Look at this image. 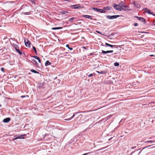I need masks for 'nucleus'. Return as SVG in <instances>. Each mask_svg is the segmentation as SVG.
<instances>
[{
	"mask_svg": "<svg viewBox=\"0 0 155 155\" xmlns=\"http://www.w3.org/2000/svg\"><path fill=\"white\" fill-rule=\"evenodd\" d=\"M15 50L16 51L20 54V55H21L22 54L21 52L20 51V50L18 49H16Z\"/></svg>",
	"mask_w": 155,
	"mask_h": 155,
	"instance_id": "17",
	"label": "nucleus"
},
{
	"mask_svg": "<svg viewBox=\"0 0 155 155\" xmlns=\"http://www.w3.org/2000/svg\"><path fill=\"white\" fill-rule=\"evenodd\" d=\"M143 10L145 11V12L149 14H152L153 13L151 12L150 10L147 8H145L143 9Z\"/></svg>",
	"mask_w": 155,
	"mask_h": 155,
	"instance_id": "7",
	"label": "nucleus"
},
{
	"mask_svg": "<svg viewBox=\"0 0 155 155\" xmlns=\"http://www.w3.org/2000/svg\"><path fill=\"white\" fill-rule=\"evenodd\" d=\"M31 71L32 72H33L35 73H38V71H36L35 70H33V69H31Z\"/></svg>",
	"mask_w": 155,
	"mask_h": 155,
	"instance_id": "24",
	"label": "nucleus"
},
{
	"mask_svg": "<svg viewBox=\"0 0 155 155\" xmlns=\"http://www.w3.org/2000/svg\"><path fill=\"white\" fill-rule=\"evenodd\" d=\"M150 146H151V145H150V146H148L147 147H150Z\"/></svg>",
	"mask_w": 155,
	"mask_h": 155,
	"instance_id": "52",
	"label": "nucleus"
},
{
	"mask_svg": "<svg viewBox=\"0 0 155 155\" xmlns=\"http://www.w3.org/2000/svg\"><path fill=\"white\" fill-rule=\"evenodd\" d=\"M12 46L15 49V50H16V49L18 48L17 45L15 44H13Z\"/></svg>",
	"mask_w": 155,
	"mask_h": 155,
	"instance_id": "19",
	"label": "nucleus"
},
{
	"mask_svg": "<svg viewBox=\"0 0 155 155\" xmlns=\"http://www.w3.org/2000/svg\"><path fill=\"white\" fill-rule=\"evenodd\" d=\"M32 61H33L34 62H35V64H38V63L36 62V61H35V60H33Z\"/></svg>",
	"mask_w": 155,
	"mask_h": 155,
	"instance_id": "41",
	"label": "nucleus"
},
{
	"mask_svg": "<svg viewBox=\"0 0 155 155\" xmlns=\"http://www.w3.org/2000/svg\"><path fill=\"white\" fill-rule=\"evenodd\" d=\"M25 135H21L19 136L18 137H15V138H14L13 139V140H17V139H24V137H21L23 136H24Z\"/></svg>",
	"mask_w": 155,
	"mask_h": 155,
	"instance_id": "12",
	"label": "nucleus"
},
{
	"mask_svg": "<svg viewBox=\"0 0 155 155\" xmlns=\"http://www.w3.org/2000/svg\"><path fill=\"white\" fill-rule=\"evenodd\" d=\"M111 8V7L110 6H107L104 7L103 8L105 10H110Z\"/></svg>",
	"mask_w": 155,
	"mask_h": 155,
	"instance_id": "15",
	"label": "nucleus"
},
{
	"mask_svg": "<svg viewBox=\"0 0 155 155\" xmlns=\"http://www.w3.org/2000/svg\"><path fill=\"white\" fill-rule=\"evenodd\" d=\"M154 58L155 59V58Z\"/></svg>",
	"mask_w": 155,
	"mask_h": 155,
	"instance_id": "57",
	"label": "nucleus"
},
{
	"mask_svg": "<svg viewBox=\"0 0 155 155\" xmlns=\"http://www.w3.org/2000/svg\"><path fill=\"white\" fill-rule=\"evenodd\" d=\"M119 17V15H113V16H110V15H107L106 17L107 18L110 19H114L116 18Z\"/></svg>",
	"mask_w": 155,
	"mask_h": 155,
	"instance_id": "3",
	"label": "nucleus"
},
{
	"mask_svg": "<svg viewBox=\"0 0 155 155\" xmlns=\"http://www.w3.org/2000/svg\"><path fill=\"white\" fill-rule=\"evenodd\" d=\"M66 47H67L68 49H69L70 50H73V48H70L69 47V45H68L67 44L66 45Z\"/></svg>",
	"mask_w": 155,
	"mask_h": 155,
	"instance_id": "25",
	"label": "nucleus"
},
{
	"mask_svg": "<svg viewBox=\"0 0 155 155\" xmlns=\"http://www.w3.org/2000/svg\"><path fill=\"white\" fill-rule=\"evenodd\" d=\"M72 9H77L78 8H82V6L79 4H77L74 5H72L71 6Z\"/></svg>",
	"mask_w": 155,
	"mask_h": 155,
	"instance_id": "2",
	"label": "nucleus"
},
{
	"mask_svg": "<svg viewBox=\"0 0 155 155\" xmlns=\"http://www.w3.org/2000/svg\"><path fill=\"white\" fill-rule=\"evenodd\" d=\"M51 63L49 61H46L45 63V65L46 66H47L48 65H50L51 64Z\"/></svg>",
	"mask_w": 155,
	"mask_h": 155,
	"instance_id": "16",
	"label": "nucleus"
},
{
	"mask_svg": "<svg viewBox=\"0 0 155 155\" xmlns=\"http://www.w3.org/2000/svg\"><path fill=\"white\" fill-rule=\"evenodd\" d=\"M155 15V14H154V15Z\"/></svg>",
	"mask_w": 155,
	"mask_h": 155,
	"instance_id": "55",
	"label": "nucleus"
},
{
	"mask_svg": "<svg viewBox=\"0 0 155 155\" xmlns=\"http://www.w3.org/2000/svg\"><path fill=\"white\" fill-rule=\"evenodd\" d=\"M114 65L116 67L118 66L119 65V63L118 62H115L114 64Z\"/></svg>",
	"mask_w": 155,
	"mask_h": 155,
	"instance_id": "26",
	"label": "nucleus"
},
{
	"mask_svg": "<svg viewBox=\"0 0 155 155\" xmlns=\"http://www.w3.org/2000/svg\"><path fill=\"white\" fill-rule=\"evenodd\" d=\"M64 1H65L70 2V0H64Z\"/></svg>",
	"mask_w": 155,
	"mask_h": 155,
	"instance_id": "45",
	"label": "nucleus"
},
{
	"mask_svg": "<svg viewBox=\"0 0 155 155\" xmlns=\"http://www.w3.org/2000/svg\"><path fill=\"white\" fill-rule=\"evenodd\" d=\"M69 12H68L66 11H62L61 12V13L62 14L66 15Z\"/></svg>",
	"mask_w": 155,
	"mask_h": 155,
	"instance_id": "23",
	"label": "nucleus"
},
{
	"mask_svg": "<svg viewBox=\"0 0 155 155\" xmlns=\"http://www.w3.org/2000/svg\"><path fill=\"white\" fill-rule=\"evenodd\" d=\"M145 143H149V141H145Z\"/></svg>",
	"mask_w": 155,
	"mask_h": 155,
	"instance_id": "47",
	"label": "nucleus"
},
{
	"mask_svg": "<svg viewBox=\"0 0 155 155\" xmlns=\"http://www.w3.org/2000/svg\"><path fill=\"white\" fill-rule=\"evenodd\" d=\"M112 116V115H109L107 117V119H109V118H111Z\"/></svg>",
	"mask_w": 155,
	"mask_h": 155,
	"instance_id": "32",
	"label": "nucleus"
},
{
	"mask_svg": "<svg viewBox=\"0 0 155 155\" xmlns=\"http://www.w3.org/2000/svg\"><path fill=\"white\" fill-rule=\"evenodd\" d=\"M4 69L3 68H1V70L3 71V72H4Z\"/></svg>",
	"mask_w": 155,
	"mask_h": 155,
	"instance_id": "38",
	"label": "nucleus"
},
{
	"mask_svg": "<svg viewBox=\"0 0 155 155\" xmlns=\"http://www.w3.org/2000/svg\"><path fill=\"white\" fill-rule=\"evenodd\" d=\"M154 25H155V24H153Z\"/></svg>",
	"mask_w": 155,
	"mask_h": 155,
	"instance_id": "56",
	"label": "nucleus"
},
{
	"mask_svg": "<svg viewBox=\"0 0 155 155\" xmlns=\"http://www.w3.org/2000/svg\"><path fill=\"white\" fill-rule=\"evenodd\" d=\"M93 74H89L88 76V77H90L92 76H93Z\"/></svg>",
	"mask_w": 155,
	"mask_h": 155,
	"instance_id": "34",
	"label": "nucleus"
},
{
	"mask_svg": "<svg viewBox=\"0 0 155 155\" xmlns=\"http://www.w3.org/2000/svg\"><path fill=\"white\" fill-rule=\"evenodd\" d=\"M97 72L99 74H100V72H99V71H97Z\"/></svg>",
	"mask_w": 155,
	"mask_h": 155,
	"instance_id": "49",
	"label": "nucleus"
},
{
	"mask_svg": "<svg viewBox=\"0 0 155 155\" xmlns=\"http://www.w3.org/2000/svg\"><path fill=\"white\" fill-rule=\"evenodd\" d=\"M92 54H93L92 53H91L90 54V55H92Z\"/></svg>",
	"mask_w": 155,
	"mask_h": 155,
	"instance_id": "51",
	"label": "nucleus"
},
{
	"mask_svg": "<svg viewBox=\"0 0 155 155\" xmlns=\"http://www.w3.org/2000/svg\"><path fill=\"white\" fill-rule=\"evenodd\" d=\"M150 56H153L154 55H150Z\"/></svg>",
	"mask_w": 155,
	"mask_h": 155,
	"instance_id": "50",
	"label": "nucleus"
},
{
	"mask_svg": "<svg viewBox=\"0 0 155 155\" xmlns=\"http://www.w3.org/2000/svg\"><path fill=\"white\" fill-rule=\"evenodd\" d=\"M48 135L47 134H45L43 137V139H41V140H46V139H45V137H46Z\"/></svg>",
	"mask_w": 155,
	"mask_h": 155,
	"instance_id": "27",
	"label": "nucleus"
},
{
	"mask_svg": "<svg viewBox=\"0 0 155 155\" xmlns=\"http://www.w3.org/2000/svg\"><path fill=\"white\" fill-rule=\"evenodd\" d=\"M113 7L115 9L117 10L120 11H121V7H119L118 5H117L116 4H114V5Z\"/></svg>",
	"mask_w": 155,
	"mask_h": 155,
	"instance_id": "5",
	"label": "nucleus"
},
{
	"mask_svg": "<svg viewBox=\"0 0 155 155\" xmlns=\"http://www.w3.org/2000/svg\"><path fill=\"white\" fill-rule=\"evenodd\" d=\"M93 9L95 11L100 12V13H105L106 12V11L104 10L99 9L97 8H93Z\"/></svg>",
	"mask_w": 155,
	"mask_h": 155,
	"instance_id": "1",
	"label": "nucleus"
},
{
	"mask_svg": "<svg viewBox=\"0 0 155 155\" xmlns=\"http://www.w3.org/2000/svg\"><path fill=\"white\" fill-rule=\"evenodd\" d=\"M128 7L126 5H124L122 8H121V11L122 10H129L128 9Z\"/></svg>",
	"mask_w": 155,
	"mask_h": 155,
	"instance_id": "9",
	"label": "nucleus"
},
{
	"mask_svg": "<svg viewBox=\"0 0 155 155\" xmlns=\"http://www.w3.org/2000/svg\"><path fill=\"white\" fill-rule=\"evenodd\" d=\"M136 148V146H135V147H131V149H135V148Z\"/></svg>",
	"mask_w": 155,
	"mask_h": 155,
	"instance_id": "40",
	"label": "nucleus"
},
{
	"mask_svg": "<svg viewBox=\"0 0 155 155\" xmlns=\"http://www.w3.org/2000/svg\"><path fill=\"white\" fill-rule=\"evenodd\" d=\"M41 62V60L39 59V63Z\"/></svg>",
	"mask_w": 155,
	"mask_h": 155,
	"instance_id": "53",
	"label": "nucleus"
},
{
	"mask_svg": "<svg viewBox=\"0 0 155 155\" xmlns=\"http://www.w3.org/2000/svg\"><path fill=\"white\" fill-rule=\"evenodd\" d=\"M78 112H76L75 114H76L77 113H78Z\"/></svg>",
	"mask_w": 155,
	"mask_h": 155,
	"instance_id": "54",
	"label": "nucleus"
},
{
	"mask_svg": "<svg viewBox=\"0 0 155 155\" xmlns=\"http://www.w3.org/2000/svg\"><path fill=\"white\" fill-rule=\"evenodd\" d=\"M137 17L138 18V20L141 21L144 24L145 23V20L144 18L141 17Z\"/></svg>",
	"mask_w": 155,
	"mask_h": 155,
	"instance_id": "8",
	"label": "nucleus"
},
{
	"mask_svg": "<svg viewBox=\"0 0 155 155\" xmlns=\"http://www.w3.org/2000/svg\"><path fill=\"white\" fill-rule=\"evenodd\" d=\"M155 141H152V140H150L149 141V143H155Z\"/></svg>",
	"mask_w": 155,
	"mask_h": 155,
	"instance_id": "36",
	"label": "nucleus"
},
{
	"mask_svg": "<svg viewBox=\"0 0 155 155\" xmlns=\"http://www.w3.org/2000/svg\"><path fill=\"white\" fill-rule=\"evenodd\" d=\"M137 25H138V24L137 23H134V26H137Z\"/></svg>",
	"mask_w": 155,
	"mask_h": 155,
	"instance_id": "39",
	"label": "nucleus"
},
{
	"mask_svg": "<svg viewBox=\"0 0 155 155\" xmlns=\"http://www.w3.org/2000/svg\"><path fill=\"white\" fill-rule=\"evenodd\" d=\"M133 4L136 8H138L139 7V5L138 3H136L135 1H134L133 3Z\"/></svg>",
	"mask_w": 155,
	"mask_h": 155,
	"instance_id": "11",
	"label": "nucleus"
},
{
	"mask_svg": "<svg viewBox=\"0 0 155 155\" xmlns=\"http://www.w3.org/2000/svg\"><path fill=\"white\" fill-rule=\"evenodd\" d=\"M108 53H113V50L108 51Z\"/></svg>",
	"mask_w": 155,
	"mask_h": 155,
	"instance_id": "33",
	"label": "nucleus"
},
{
	"mask_svg": "<svg viewBox=\"0 0 155 155\" xmlns=\"http://www.w3.org/2000/svg\"><path fill=\"white\" fill-rule=\"evenodd\" d=\"M23 14L25 15H28L29 14L28 12H25Z\"/></svg>",
	"mask_w": 155,
	"mask_h": 155,
	"instance_id": "35",
	"label": "nucleus"
},
{
	"mask_svg": "<svg viewBox=\"0 0 155 155\" xmlns=\"http://www.w3.org/2000/svg\"><path fill=\"white\" fill-rule=\"evenodd\" d=\"M74 19V18L73 17V18H70L69 19V21H72Z\"/></svg>",
	"mask_w": 155,
	"mask_h": 155,
	"instance_id": "31",
	"label": "nucleus"
},
{
	"mask_svg": "<svg viewBox=\"0 0 155 155\" xmlns=\"http://www.w3.org/2000/svg\"><path fill=\"white\" fill-rule=\"evenodd\" d=\"M105 45L107 46H109V47H114L115 46V45H110V44H109L107 43H105Z\"/></svg>",
	"mask_w": 155,
	"mask_h": 155,
	"instance_id": "18",
	"label": "nucleus"
},
{
	"mask_svg": "<svg viewBox=\"0 0 155 155\" xmlns=\"http://www.w3.org/2000/svg\"><path fill=\"white\" fill-rule=\"evenodd\" d=\"M102 52L101 53H103V54H107L108 53V51H104V50L102 51Z\"/></svg>",
	"mask_w": 155,
	"mask_h": 155,
	"instance_id": "29",
	"label": "nucleus"
},
{
	"mask_svg": "<svg viewBox=\"0 0 155 155\" xmlns=\"http://www.w3.org/2000/svg\"><path fill=\"white\" fill-rule=\"evenodd\" d=\"M124 5V3L123 2H121L118 5L119 7L122 8Z\"/></svg>",
	"mask_w": 155,
	"mask_h": 155,
	"instance_id": "14",
	"label": "nucleus"
},
{
	"mask_svg": "<svg viewBox=\"0 0 155 155\" xmlns=\"http://www.w3.org/2000/svg\"><path fill=\"white\" fill-rule=\"evenodd\" d=\"M96 32H97V33H99V34H102V33H101L100 31H96Z\"/></svg>",
	"mask_w": 155,
	"mask_h": 155,
	"instance_id": "42",
	"label": "nucleus"
},
{
	"mask_svg": "<svg viewBox=\"0 0 155 155\" xmlns=\"http://www.w3.org/2000/svg\"><path fill=\"white\" fill-rule=\"evenodd\" d=\"M62 27H54V28H52V29H53V30H56V29H62Z\"/></svg>",
	"mask_w": 155,
	"mask_h": 155,
	"instance_id": "20",
	"label": "nucleus"
},
{
	"mask_svg": "<svg viewBox=\"0 0 155 155\" xmlns=\"http://www.w3.org/2000/svg\"><path fill=\"white\" fill-rule=\"evenodd\" d=\"M141 32L142 33H147V32H144V31Z\"/></svg>",
	"mask_w": 155,
	"mask_h": 155,
	"instance_id": "46",
	"label": "nucleus"
},
{
	"mask_svg": "<svg viewBox=\"0 0 155 155\" xmlns=\"http://www.w3.org/2000/svg\"><path fill=\"white\" fill-rule=\"evenodd\" d=\"M25 42L26 46L28 47H30L31 42L28 39H25Z\"/></svg>",
	"mask_w": 155,
	"mask_h": 155,
	"instance_id": "4",
	"label": "nucleus"
},
{
	"mask_svg": "<svg viewBox=\"0 0 155 155\" xmlns=\"http://www.w3.org/2000/svg\"><path fill=\"white\" fill-rule=\"evenodd\" d=\"M75 116V114H73L71 118H69L68 119H65L66 120H71L72 118H73Z\"/></svg>",
	"mask_w": 155,
	"mask_h": 155,
	"instance_id": "21",
	"label": "nucleus"
},
{
	"mask_svg": "<svg viewBox=\"0 0 155 155\" xmlns=\"http://www.w3.org/2000/svg\"><path fill=\"white\" fill-rule=\"evenodd\" d=\"M107 73V71H104L100 72V74H106Z\"/></svg>",
	"mask_w": 155,
	"mask_h": 155,
	"instance_id": "22",
	"label": "nucleus"
},
{
	"mask_svg": "<svg viewBox=\"0 0 155 155\" xmlns=\"http://www.w3.org/2000/svg\"><path fill=\"white\" fill-rule=\"evenodd\" d=\"M140 149H138L132 153L130 155H132L133 153H135V155H138L141 152V151H140Z\"/></svg>",
	"mask_w": 155,
	"mask_h": 155,
	"instance_id": "6",
	"label": "nucleus"
},
{
	"mask_svg": "<svg viewBox=\"0 0 155 155\" xmlns=\"http://www.w3.org/2000/svg\"><path fill=\"white\" fill-rule=\"evenodd\" d=\"M31 2L33 3H34L35 2L34 0H31Z\"/></svg>",
	"mask_w": 155,
	"mask_h": 155,
	"instance_id": "44",
	"label": "nucleus"
},
{
	"mask_svg": "<svg viewBox=\"0 0 155 155\" xmlns=\"http://www.w3.org/2000/svg\"><path fill=\"white\" fill-rule=\"evenodd\" d=\"M21 96V98H23V97H25L26 96Z\"/></svg>",
	"mask_w": 155,
	"mask_h": 155,
	"instance_id": "43",
	"label": "nucleus"
},
{
	"mask_svg": "<svg viewBox=\"0 0 155 155\" xmlns=\"http://www.w3.org/2000/svg\"><path fill=\"white\" fill-rule=\"evenodd\" d=\"M104 148H101L100 149H98V150H96V151H100V150H102V149H104Z\"/></svg>",
	"mask_w": 155,
	"mask_h": 155,
	"instance_id": "37",
	"label": "nucleus"
},
{
	"mask_svg": "<svg viewBox=\"0 0 155 155\" xmlns=\"http://www.w3.org/2000/svg\"><path fill=\"white\" fill-rule=\"evenodd\" d=\"M32 57H33L35 58V59H37L38 60V61H39V57H38V56H33Z\"/></svg>",
	"mask_w": 155,
	"mask_h": 155,
	"instance_id": "30",
	"label": "nucleus"
},
{
	"mask_svg": "<svg viewBox=\"0 0 155 155\" xmlns=\"http://www.w3.org/2000/svg\"><path fill=\"white\" fill-rule=\"evenodd\" d=\"M83 17L88 19H92V16L90 15H84L82 16Z\"/></svg>",
	"mask_w": 155,
	"mask_h": 155,
	"instance_id": "13",
	"label": "nucleus"
},
{
	"mask_svg": "<svg viewBox=\"0 0 155 155\" xmlns=\"http://www.w3.org/2000/svg\"><path fill=\"white\" fill-rule=\"evenodd\" d=\"M83 48L85 49H86V48L85 47H83Z\"/></svg>",
	"mask_w": 155,
	"mask_h": 155,
	"instance_id": "48",
	"label": "nucleus"
},
{
	"mask_svg": "<svg viewBox=\"0 0 155 155\" xmlns=\"http://www.w3.org/2000/svg\"><path fill=\"white\" fill-rule=\"evenodd\" d=\"M33 49L34 50V51L35 54H37V51H36V48L35 47H33Z\"/></svg>",
	"mask_w": 155,
	"mask_h": 155,
	"instance_id": "28",
	"label": "nucleus"
},
{
	"mask_svg": "<svg viewBox=\"0 0 155 155\" xmlns=\"http://www.w3.org/2000/svg\"><path fill=\"white\" fill-rule=\"evenodd\" d=\"M10 118H7L5 119H4L3 120V122L4 123H8L9 122L10 120Z\"/></svg>",
	"mask_w": 155,
	"mask_h": 155,
	"instance_id": "10",
	"label": "nucleus"
}]
</instances>
